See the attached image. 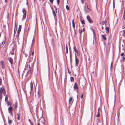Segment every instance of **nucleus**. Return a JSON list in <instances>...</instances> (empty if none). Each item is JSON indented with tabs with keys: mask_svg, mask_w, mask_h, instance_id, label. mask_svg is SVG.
I'll list each match as a JSON object with an SVG mask.
<instances>
[{
	"mask_svg": "<svg viewBox=\"0 0 125 125\" xmlns=\"http://www.w3.org/2000/svg\"><path fill=\"white\" fill-rule=\"evenodd\" d=\"M22 12L23 14L22 19L24 20L25 18L26 15V11L25 9L24 8L22 9Z\"/></svg>",
	"mask_w": 125,
	"mask_h": 125,
	"instance_id": "f257e3e1",
	"label": "nucleus"
},
{
	"mask_svg": "<svg viewBox=\"0 0 125 125\" xmlns=\"http://www.w3.org/2000/svg\"><path fill=\"white\" fill-rule=\"evenodd\" d=\"M5 37H4L3 39L2 42L0 44V48H1L3 47L5 43Z\"/></svg>",
	"mask_w": 125,
	"mask_h": 125,
	"instance_id": "f03ea898",
	"label": "nucleus"
},
{
	"mask_svg": "<svg viewBox=\"0 0 125 125\" xmlns=\"http://www.w3.org/2000/svg\"><path fill=\"white\" fill-rule=\"evenodd\" d=\"M5 92V90L3 87H1L0 88V96L2 95V94H3Z\"/></svg>",
	"mask_w": 125,
	"mask_h": 125,
	"instance_id": "7ed1b4c3",
	"label": "nucleus"
},
{
	"mask_svg": "<svg viewBox=\"0 0 125 125\" xmlns=\"http://www.w3.org/2000/svg\"><path fill=\"white\" fill-rule=\"evenodd\" d=\"M35 95L36 98L37 99H38L39 98V93L38 91H37V92H36V91H35Z\"/></svg>",
	"mask_w": 125,
	"mask_h": 125,
	"instance_id": "20e7f679",
	"label": "nucleus"
},
{
	"mask_svg": "<svg viewBox=\"0 0 125 125\" xmlns=\"http://www.w3.org/2000/svg\"><path fill=\"white\" fill-rule=\"evenodd\" d=\"M55 10H56L55 11L54 10H52V13L55 20L56 18V13L57 12V9L56 8L55 9Z\"/></svg>",
	"mask_w": 125,
	"mask_h": 125,
	"instance_id": "39448f33",
	"label": "nucleus"
},
{
	"mask_svg": "<svg viewBox=\"0 0 125 125\" xmlns=\"http://www.w3.org/2000/svg\"><path fill=\"white\" fill-rule=\"evenodd\" d=\"M88 21L91 23H92L93 22V21L91 19L90 17L89 16L87 15L86 17Z\"/></svg>",
	"mask_w": 125,
	"mask_h": 125,
	"instance_id": "423d86ee",
	"label": "nucleus"
},
{
	"mask_svg": "<svg viewBox=\"0 0 125 125\" xmlns=\"http://www.w3.org/2000/svg\"><path fill=\"white\" fill-rule=\"evenodd\" d=\"M8 110L9 111V113L11 115H12L11 112L13 110L12 107L11 106L8 108Z\"/></svg>",
	"mask_w": 125,
	"mask_h": 125,
	"instance_id": "0eeeda50",
	"label": "nucleus"
},
{
	"mask_svg": "<svg viewBox=\"0 0 125 125\" xmlns=\"http://www.w3.org/2000/svg\"><path fill=\"white\" fill-rule=\"evenodd\" d=\"M8 59L10 63L11 64H13V59L11 57H10L8 58Z\"/></svg>",
	"mask_w": 125,
	"mask_h": 125,
	"instance_id": "6e6552de",
	"label": "nucleus"
},
{
	"mask_svg": "<svg viewBox=\"0 0 125 125\" xmlns=\"http://www.w3.org/2000/svg\"><path fill=\"white\" fill-rule=\"evenodd\" d=\"M30 87L31 91H33V85L32 82L31 81L30 83Z\"/></svg>",
	"mask_w": 125,
	"mask_h": 125,
	"instance_id": "1a4fd4ad",
	"label": "nucleus"
},
{
	"mask_svg": "<svg viewBox=\"0 0 125 125\" xmlns=\"http://www.w3.org/2000/svg\"><path fill=\"white\" fill-rule=\"evenodd\" d=\"M84 10L85 13H87L89 11V10L87 6V7H84Z\"/></svg>",
	"mask_w": 125,
	"mask_h": 125,
	"instance_id": "9d476101",
	"label": "nucleus"
},
{
	"mask_svg": "<svg viewBox=\"0 0 125 125\" xmlns=\"http://www.w3.org/2000/svg\"><path fill=\"white\" fill-rule=\"evenodd\" d=\"M73 98L72 97H70V98H69V103L71 104L73 102Z\"/></svg>",
	"mask_w": 125,
	"mask_h": 125,
	"instance_id": "9b49d317",
	"label": "nucleus"
},
{
	"mask_svg": "<svg viewBox=\"0 0 125 125\" xmlns=\"http://www.w3.org/2000/svg\"><path fill=\"white\" fill-rule=\"evenodd\" d=\"M21 25H19V27L17 31V33H20L21 30Z\"/></svg>",
	"mask_w": 125,
	"mask_h": 125,
	"instance_id": "f8f14e48",
	"label": "nucleus"
},
{
	"mask_svg": "<svg viewBox=\"0 0 125 125\" xmlns=\"http://www.w3.org/2000/svg\"><path fill=\"white\" fill-rule=\"evenodd\" d=\"M75 57V65L76 66H77L78 63H79V60L78 59L76 58V56Z\"/></svg>",
	"mask_w": 125,
	"mask_h": 125,
	"instance_id": "ddd939ff",
	"label": "nucleus"
},
{
	"mask_svg": "<svg viewBox=\"0 0 125 125\" xmlns=\"http://www.w3.org/2000/svg\"><path fill=\"white\" fill-rule=\"evenodd\" d=\"M17 119L18 120H19L20 119V116H21V114L20 112H18L17 113Z\"/></svg>",
	"mask_w": 125,
	"mask_h": 125,
	"instance_id": "4468645a",
	"label": "nucleus"
},
{
	"mask_svg": "<svg viewBox=\"0 0 125 125\" xmlns=\"http://www.w3.org/2000/svg\"><path fill=\"white\" fill-rule=\"evenodd\" d=\"M102 38L104 40H106L107 38L106 37V35H102Z\"/></svg>",
	"mask_w": 125,
	"mask_h": 125,
	"instance_id": "2eb2a0df",
	"label": "nucleus"
},
{
	"mask_svg": "<svg viewBox=\"0 0 125 125\" xmlns=\"http://www.w3.org/2000/svg\"><path fill=\"white\" fill-rule=\"evenodd\" d=\"M73 88L74 89H78V86L76 83H75L73 86Z\"/></svg>",
	"mask_w": 125,
	"mask_h": 125,
	"instance_id": "dca6fc26",
	"label": "nucleus"
},
{
	"mask_svg": "<svg viewBox=\"0 0 125 125\" xmlns=\"http://www.w3.org/2000/svg\"><path fill=\"white\" fill-rule=\"evenodd\" d=\"M0 63L1 65V67L2 68L4 69V62L3 61H1Z\"/></svg>",
	"mask_w": 125,
	"mask_h": 125,
	"instance_id": "f3484780",
	"label": "nucleus"
},
{
	"mask_svg": "<svg viewBox=\"0 0 125 125\" xmlns=\"http://www.w3.org/2000/svg\"><path fill=\"white\" fill-rule=\"evenodd\" d=\"M73 27L74 29L75 28V22L74 20L73 19L72 21Z\"/></svg>",
	"mask_w": 125,
	"mask_h": 125,
	"instance_id": "a211bd4d",
	"label": "nucleus"
},
{
	"mask_svg": "<svg viewBox=\"0 0 125 125\" xmlns=\"http://www.w3.org/2000/svg\"><path fill=\"white\" fill-rule=\"evenodd\" d=\"M100 116V113L99 112V108H98V111L97 112V115H96V116L97 117H99Z\"/></svg>",
	"mask_w": 125,
	"mask_h": 125,
	"instance_id": "6ab92c4d",
	"label": "nucleus"
},
{
	"mask_svg": "<svg viewBox=\"0 0 125 125\" xmlns=\"http://www.w3.org/2000/svg\"><path fill=\"white\" fill-rule=\"evenodd\" d=\"M17 102L16 101L14 104V108L15 110H16L17 107Z\"/></svg>",
	"mask_w": 125,
	"mask_h": 125,
	"instance_id": "aec40b11",
	"label": "nucleus"
},
{
	"mask_svg": "<svg viewBox=\"0 0 125 125\" xmlns=\"http://www.w3.org/2000/svg\"><path fill=\"white\" fill-rule=\"evenodd\" d=\"M105 30H106V33L107 34H108L109 31V28L108 27H106L105 28Z\"/></svg>",
	"mask_w": 125,
	"mask_h": 125,
	"instance_id": "412c9836",
	"label": "nucleus"
},
{
	"mask_svg": "<svg viewBox=\"0 0 125 125\" xmlns=\"http://www.w3.org/2000/svg\"><path fill=\"white\" fill-rule=\"evenodd\" d=\"M28 68L29 69H28V70L29 71H32V70L31 69V68L30 67V65H29L27 66V69Z\"/></svg>",
	"mask_w": 125,
	"mask_h": 125,
	"instance_id": "4be33fe9",
	"label": "nucleus"
},
{
	"mask_svg": "<svg viewBox=\"0 0 125 125\" xmlns=\"http://www.w3.org/2000/svg\"><path fill=\"white\" fill-rule=\"evenodd\" d=\"M35 42V40L33 38V39L32 41L31 44V47H32L33 45L34 44Z\"/></svg>",
	"mask_w": 125,
	"mask_h": 125,
	"instance_id": "5701e85b",
	"label": "nucleus"
},
{
	"mask_svg": "<svg viewBox=\"0 0 125 125\" xmlns=\"http://www.w3.org/2000/svg\"><path fill=\"white\" fill-rule=\"evenodd\" d=\"M66 53H68V47L67 44H66Z\"/></svg>",
	"mask_w": 125,
	"mask_h": 125,
	"instance_id": "b1692460",
	"label": "nucleus"
},
{
	"mask_svg": "<svg viewBox=\"0 0 125 125\" xmlns=\"http://www.w3.org/2000/svg\"><path fill=\"white\" fill-rule=\"evenodd\" d=\"M74 52H76L77 54H78V51L77 49H76L75 47H74Z\"/></svg>",
	"mask_w": 125,
	"mask_h": 125,
	"instance_id": "393cba45",
	"label": "nucleus"
},
{
	"mask_svg": "<svg viewBox=\"0 0 125 125\" xmlns=\"http://www.w3.org/2000/svg\"><path fill=\"white\" fill-rule=\"evenodd\" d=\"M71 82H73L74 81V79L73 77H70V80Z\"/></svg>",
	"mask_w": 125,
	"mask_h": 125,
	"instance_id": "a878e982",
	"label": "nucleus"
},
{
	"mask_svg": "<svg viewBox=\"0 0 125 125\" xmlns=\"http://www.w3.org/2000/svg\"><path fill=\"white\" fill-rule=\"evenodd\" d=\"M122 36L125 37V30L123 31Z\"/></svg>",
	"mask_w": 125,
	"mask_h": 125,
	"instance_id": "bb28decb",
	"label": "nucleus"
},
{
	"mask_svg": "<svg viewBox=\"0 0 125 125\" xmlns=\"http://www.w3.org/2000/svg\"><path fill=\"white\" fill-rule=\"evenodd\" d=\"M17 30V28H15V27L14 28V36H15V33L16 32V31Z\"/></svg>",
	"mask_w": 125,
	"mask_h": 125,
	"instance_id": "cd10ccee",
	"label": "nucleus"
},
{
	"mask_svg": "<svg viewBox=\"0 0 125 125\" xmlns=\"http://www.w3.org/2000/svg\"><path fill=\"white\" fill-rule=\"evenodd\" d=\"M8 98L7 96L6 95L5 97V100L6 102L7 101H8Z\"/></svg>",
	"mask_w": 125,
	"mask_h": 125,
	"instance_id": "c85d7f7f",
	"label": "nucleus"
},
{
	"mask_svg": "<svg viewBox=\"0 0 125 125\" xmlns=\"http://www.w3.org/2000/svg\"><path fill=\"white\" fill-rule=\"evenodd\" d=\"M123 18L124 19H125V10L124 11V14L123 15Z\"/></svg>",
	"mask_w": 125,
	"mask_h": 125,
	"instance_id": "c756f323",
	"label": "nucleus"
},
{
	"mask_svg": "<svg viewBox=\"0 0 125 125\" xmlns=\"http://www.w3.org/2000/svg\"><path fill=\"white\" fill-rule=\"evenodd\" d=\"M106 24V22L105 21H103L102 22V23H101V24L102 25L105 24V26H106V24Z\"/></svg>",
	"mask_w": 125,
	"mask_h": 125,
	"instance_id": "7c9ffc66",
	"label": "nucleus"
},
{
	"mask_svg": "<svg viewBox=\"0 0 125 125\" xmlns=\"http://www.w3.org/2000/svg\"><path fill=\"white\" fill-rule=\"evenodd\" d=\"M12 122V120H9L8 121V123L9 124H10Z\"/></svg>",
	"mask_w": 125,
	"mask_h": 125,
	"instance_id": "2f4dec72",
	"label": "nucleus"
},
{
	"mask_svg": "<svg viewBox=\"0 0 125 125\" xmlns=\"http://www.w3.org/2000/svg\"><path fill=\"white\" fill-rule=\"evenodd\" d=\"M10 105V106H11L10 102H7V105L8 106H9Z\"/></svg>",
	"mask_w": 125,
	"mask_h": 125,
	"instance_id": "473e14b6",
	"label": "nucleus"
},
{
	"mask_svg": "<svg viewBox=\"0 0 125 125\" xmlns=\"http://www.w3.org/2000/svg\"><path fill=\"white\" fill-rule=\"evenodd\" d=\"M66 9L67 10H69V7L68 6V5H67L66 6Z\"/></svg>",
	"mask_w": 125,
	"mask_h": 125,
	"instance_id": "72a5a7b5",
	"label": "nucleus"
},
{
	"mask_svg": "<svg viewBox=\"0 0 125 125\" xmlns=\"http://www.w3.org/2000/svg\"><path fill=\"white\" fill-rule=\"evenodd\" d=\"M80 1L83 4L85 0H80Z\"/></svg>",
	"mask_w": 125,
	"mask_h": 125,
	"instance_id": "f704fd0d",
	"label": "nucleus"
},
{
	"mask_svg": "<svg viewBox=\"0 0 125 125\" xmlns=\"http://www.w3.org/2000/svg\"><path fill=\"white\" fill-rule=\"evenodd\" d=\"M84 31V28H83V30H81L80 31V33H82L83 31Z\"/></svg>",
	"mask_w": 125,
	"mask_h": 125,
	"instance_id": "c9c22d12",
	"label": "nucleus"
},
{
	"mask_svg": "<svg viewBox=\"0 0 125 125\" xmlns=\"http://www.w3.org/2000/svg\"><path fill=\"white\" fill-rule=\"evenodd\" d=\"M81 23L82 24H84V21L83 20V21H81Z\"/></svg>",
	"mask_w": 125,
	"mask_h": 125,
	"instance_id": "e433bc0d",
	"label": "nucleus"
},
{
	"mask_svg": "<svg viewBox=\"0 0 125 125\" xmlns=\"http://www.w3.org/2000/svg\"><path fill=\"white\" fill-rule=\"evenodd\" d=\"M57 4L58 5L59 4L60 1L59 0H57Z\"/></svg>",
	"mask_w": 125,
	"mask_h": 125,
	"instance_id": "4c0bfd02",
	"label": "nucleus"
},
{
	"mask_svg": "<svg viewBox=\"0 0 125 125\" xmlns=\"http://www.w3.org/2000/svg\"><path fill=\"white\" fill-rule=\"evenodd\" d=\"M122 28L123 29H125V24L122 27Z\"/></svg>",
	"mask_w": 125,
	"mask_h": 125,
	"instance_id": "58836bf2",
	"label": "nucleus"
},
{
	"mask_svg": "<svg viewBox=\"0 0 125 125\" xmlns=\"http://www.w3.org/2000/svg\"><path fill=\"white\" fill-rule=\"evenodd\" d=\"M1 79H0V85L2 83Z\"/></svg>",
	"mask_w": 125,
	"mask_h": 125,
	"instance_id": "ea45409f",
	"label": "nucleus"
},
{
	"mask_svg": "<svg viewBox=\"0 0 125 125\" xmlns=\"http://www.w3.org/2000/svg\"><path fill=\"white\" fill-rule=\"evenodd\" d=\"M17 38H18H18H19V33H17Z\"/></svg>",
	"mask_w": 125,
	"mask_h": 125,
	"instance_id": "a19ab883",
	"label": "nucleus"
},
{
	"mask_svg": "<svg viewBox=\"0 0 125 125\" xmlns=\"http://www.w3.org/2000/svg\"><path fill=\"white\" fill-rule=\"evenodd\" d=\"M31 55L32 56H33V55H34V52H32L31 53Z\"/></svg>",
	"mask_w": 125,
	"mask_h": 125,
	"instance_id": "79ce46f5",
	"label": "nucleus"
},
{
	"mask_svg": "<svg viewBox=\"0 0 125 125\" xmlns=\"http://www.w3.org/2000/svg\"><path fill=\"white\" fill-rule=\"evenodd\" d=\"M49 0L51 3H52L53 1V0Z\"/></svg>",
	"mask_w": 125,
	"mask_h": 125,
	"instance_id": "37998d69",
	"label": "nucleus"
},
{
	"mask_svg": "<svg viewBox=\"0 0 125 125\" xmlns=\"http://www.w3.org/2000/svg\"><path fill=\"white\" fill-rule=\"evenodd\" d=\"M124 55V53L123 52L121 54V55L122 56Z\"/></svg>",
	"mask_w": 125,
	"mask_h": 125,
	"instance_id": "c03bdc74",
	"label": "nucleus"
},
{
	"mask_svg": "<svg viewBox=\"0 0 125 125\" xmlns=\"http://www.w3.org/2000/svg\"><path fill=\"white\" fill-rule=\"evenodd\" d=\"M83 97V94H82L81 96V99H82Z\"/></svg>",
	"mask_w": 125,
	"mask_h": 125,
	"instance_id": "a18cd8bd",
	"label": "nucleus"
},
{
	"mask_svg": "<svg viewBox=\"0 0 125 125\" xmlns=\"http://www.w3.org/2000/svg\"><path fill=\"white\" fill-rule=\"evenodd\" d=\"M54 75L55 76H56V72L54 71Z\"/></svg>",
	"mask_w": 125,
	"mask_h": 125,
	"instance_id": "49530a36",
	"label": "nucleus"
},
{
	"mask_svg": "<svg viewBox=\"0 0 125 125\" xmlns=\"http://www.w3.org/2000/svg\"><path fill=\"white\" fill-rule=\"evenodd\" d=\"M125 58L124 57H122V60L123 61H124V60H125Z\"/></svg>",
	"mask_w": 125,
	"mask_h": 125,
	"instance_id": "de8ad7c7",
	"label": "nucleus"
},
{
	"mask_svg": "<svg viewBox=\"0 0 125 125\" xmlns=\"http://www.w3.org/2000/svg\"><path fill=\"white\" fill-rule=\"evenodd\" d=\"M42 122L43 123V125H45V122L44 121L43 122Z\"/></svg>",
	"mask_w": 125,
	"mask_h": 125,
	"instance_id": "09e8293b",
	"label": "nucleus"
},
{
	"mask_svg": "<svg viewBox=\"0 0 125 125\" xmlns=\"http://www.w3.org/2000/svg\"><path fill=\"white\" fill-rule=\"evenodd\" d=\"M101 28L102 30H103L104 29V27L103 26H102Z\"/></svg>",
	"mask_w": 125,
	"mask_h": 125,
	"instance_id": "8fccbe9b",
	"label": "nucleus"
},
{
	"mask_svg": "<svg viewBox=\"0 0 125 125\" xmlns=\"http://www.w3.org/2000/svg\"><path fill=\"white\" fill-rule=\"evenodd\" d=\"M112 62L111 63V66H110L111 68L112 66Z\"/></svg>",
	"mask_w": 125,
	"mask_h": 125,
	"instance_id": "3c124183",
	"label": "nucleus"
},
{
	"mask_svg": "<svg viewBox=\"0 0 125 125\" xmlns=\"http://www.w3.org/2000/svg\"><path fill=\"white\" fill-rule=\"evenodd\" d=\"M8 0H5V2H7Z\"/></svg>",
	"mask_w": 125,
	"mask_h": 125,
	"instance_id": "603ef678",
	"label": "nucleus"
},
{
	"mask_svg": "<svg viewBox=\"0 0 125 125\" xmlns=\"http://www.w3.org/2000/svg\"><path fill=\"white\" fill-rule=\"evenodd\" d=\"M37 125H40L39 123H37Z\"/></svg>",
	"mask_w": 125,
	"mask_h": 125,
	"instance_id": "864d4df0",
	"label": "nucleus"
},
{
	"mask_svg": "<svg viewBox=\"0 0 125 125\" xmlns=\"http://www.w3.org/2000/svg\"><path fill=\"white\" fill-rule=\"evenodd\" d=\"M42 119H43V120H44V118H42Z\"/></svg>",
	"mask_w": 125,
	"mask_h": 125,
	"instance_id": "5fc2aeb1",
	"label": "nucleus"
},
{
	"mask_svg": "<svg viewBox=\"0 0 125 125\" xmlns=\"http://www.w3.org/2000/svg\"><path fill=\"white\" fill-rule=\"evenodd\" d=\"M11 54H13V53H11Z\"/></svg>",
	"mask_w": 125,
	"mask_h": 125,
	"instance_id": "6e6d98bb",
	"label": "nucleus"
}]
</instances>
